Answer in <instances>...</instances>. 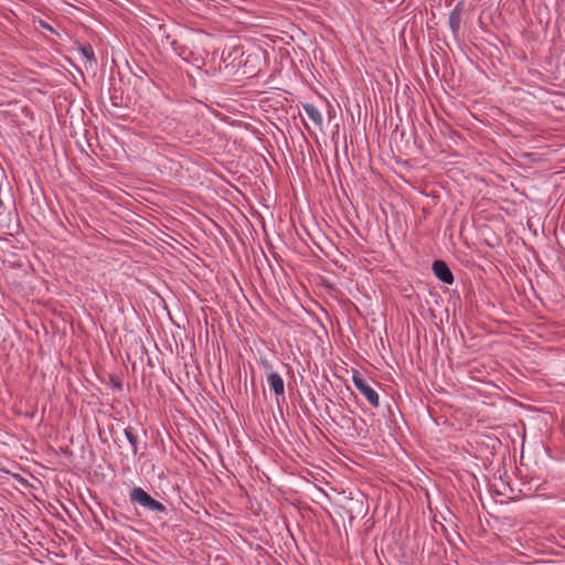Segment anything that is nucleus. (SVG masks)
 <instances>
[{
  "label": "nucleus",
  "instance_id": "f257e3e1",
  "mask_svg": "<svg viewBox=\"0 0 565 565\" xmlns=\"http://www.w3.org/2000/svg\"><path fill=\"white\" fill-rule=\"evenodd\" d=\"M130 500L132 502L139 503L143 508L156 511V512H164L166 507L159 501L151 498L143 489L135 488L130 492Z\"/></svg>",
  "mask_w": 565,
  "mask_h": 565
},
{
  "label": "nucleus",
  "instance_id": "f03ea898",
  "mask_svg": "<svg viewBox=\"0 0 565 565\" xmlns=\"http://www.w3.org/2000/svg\"><path fill=\"white\" fill-rule=\"evenodd\" d=\"M352 380L355 387L369 401V403L372 406L377 407L380 405L379 394L369 385L366 380L363 379L359 373H355Z\"/></svg>",
  "mask_w": 565,
  "mask_h": 565
},
{
  "label": "nucleus",
  "instance_id": "7ed1b4c3",
  "mask_svg": "<svg viewBox=\"0 0 565 565\" xmlns=\"http://www.w3.org/2000/svg\"><path fill=\"white\" fill-rule=\"evenodd\" d=\"M434 274L443 282L452 284L454 277L449 267L443 260H435L433 264Z\"/></svg>",
  "mask_w": 565,
  "mask_h": 565
},
{
  "label": "nucleus",
  "instance_id": "20e7f679",
  "mask_svg": "<svg viewBox=\"0 0 565 565\" xmlns=\"http://www.w3.org/2000/svg\"><path fill=\"white\" fill-rule=\"evenodd\" d=\"M267 381L269 386L273 388L276 395H282L285 392V384L282 377L276 373L271 372L267 376Z\"/></svg>",
  "mask_w": 565,
  "mask_h": 565
},
{
  "label": "nucleus",
  "instance_id": "39448f33",
  "mask_svg": "<svg viewBox=\"0 0 565 565\" xmlns=\"http://www.w3.org/2000/svg\"><path fill=\"white\" fill-rule=\"evenodd\" d=\"M303 110H305L306 115L308 116V118L310 120H312L317 126H321L322 125V115L318 110V108H316L311 104H307V105L303 106Z\"/></svg>",
  "mask_w": 565,
  "mask_h": 565
},
{
  "label": "nucleus",
  "instance_id": "423d86ee",
  "mask_svg": "<svg viewBox=\"0 0 565 565\" xmlns=\"http://www.w3.org/2000/svg\"><path fill=\"white\" fill-rule=\"evenodd\" d=\"M125 435L128 438L129 443L131 444V446L134 447V450L136 452L137 451L136 450L137 437L128 429L125 430Z\"/></svg>",
  "mask_w": 565,
  "mask_h": 565
},
{
  "label": "nucleus",
  "instance_id": "0eeeda50",
  "mask_svg": "<svg viewBox=\"0 0 565 565\" xmlns=\"http://www.w3.org/2000/svg\"><path fill=\"white\" fill-rule=\"evenodd\" d=\"M81 52L82 54L87 58V60H93L94 57V53H93V49L90 46H83L81 47Z\"/></svg>",
  "mask_w": 565,
  "mask_h": 565
}]
</instances>
